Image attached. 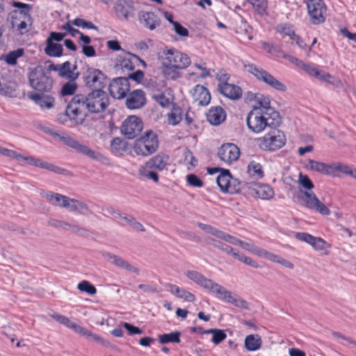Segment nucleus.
<instances>
[{"mask_svg": "<svg viewBox=\"0 0 356 356\" xmlns=\"http://www.w3.org/2000/svg\"><path fill=\"white\" fill-rule=\"evenodd\" d=\"M163 73L168 79L175 80L180 76V69L187 67L191 63L190 58L175 49H163L159 55Z\"/></svg>", "mask_w": 356, "mask_h": 356, "instance_id": "f257e3e1", "label": "nucleus"}, {"mask_svg": "<svg viewBox=\"0 0 356 356\" xmlns=\"http://www.w3.org/2000/svg\"><path fill=\"white\" fill-rule=\"evenodd\" d=\"M39 193L47 203L54 207L81 215H88L91 212L89 207L84 202L78 199L71 198L59 193L43 189L40 190Z\"/></svg>", "mask_w": 356, "mask_h": 356, "instance_id": "f03ea898", "label": "nucleus"}, {"mask_svg": "<svg viewBox=\"0 0 356 356\" xmlns=\"http://www.w3.org/2000/svg\"><path fill=\"white\" fill-rule=\"evenodd\" d=\"M246 123L252 132L259 134L267 127L277 125L279 123V117L264 113L260 109H252L246 117Z\"/></svg>", "mask_w": 356, "mask_h": 356, "instance_id": "7ed1b4c3", "label": "nucleus"}, {"mask_svg": "<svg viewBox=\"0 0 356 356\" xmlns=\"http://www.w3.org/2000/svg\"><path fill=\"white\" fill-rule=\"evenodd\" d=\"M13 6L18 10L12 13V28L20 35L26 33L32 25V19L29 14L31 6L22 2H14Z\"/></svg>", "mask_w": 356, "mask_h": 356, "instance_id": "20e7f679", "label": "nucleus"}, {"mask_svg": "<svg viewBox=\"0 0 356 356\" xmlns=\"http://www.w3.org/2000/svg\"><path fill=\"white\" fill-rule=\"evenodd\" d=\"M200 228L207 234L213 235L218 238L222 239L226 242L230 243L233 245H240L243 249L255 254L259 256L262 248H258L254 245L246 242H243L240 239L236 238V237L231 236L229 234H227L221 230H219L213 227H212L210 224H199Z\"/></svg>", "mask_w": 356, "mask_h": 356, "instance_id": "39448f33", "label": "nucleus"}, {"mask_svg": "<svg viewBox=\"0 0 356 356\" xmlns=\"http://www.w3.org/2000/svg\"><path fill=\"white\" fill-rule=\"evenodd\" d=\"M81 99L88 112L100 113L104 111L109 104L107 93L101 89L93 90L87 95L79 94Z\"/></svg>", "mask_w": 356, "mask_h": 356, "instance_id": "423d86ee", "label": "nucleus"}, {"mask_svg": "<svg viewBox=\"0 0 356 356\" xmlns=\"http://www.w3.org/2000/svg\"><path fill=\"white\" fill-rule=\"evenodd\" d=\"M28 78L30 86L38 92H49L52 88L53 79L40 65L31 70Z\"/></svg>", "mask_w": 356, "mask_h": 356, "instance_id": "0eeeda50", "label": "nucleus"}, {"mask_svg": "<svg viewBox=\"0 0 356 356\" xmlns=\"http://www.w3.org/2000/svg\"><path fill=\"white\" fill-rule=\"evenodd\" d=\"M243 67L259 81L264 82L270 88L280 92L286 90V86L261 67L249 62H243Z\"/></svg>", "mask_w": 356, "mask_h": 356, "instance_id": "6e6552de", "label": "nucleus"}, {"mask_svg": "<svg viewBox=\"0 0 356 356\" xmlns=\"http://www.w3.org/2000/svg\"><path fill=\"white\" fill-rule=\"evenodd\" d=\"M158 147L157 135L152 131H148L144 136L136 140L133 149L137 155L147 156L155 152Z\"/></svg>", "mask_w": 356, "mask_h": 356, "instance_id": "1a4fd4ad", "label": "nucleus"}, {"mask_svg": "<svg viewBox=\"0 0 356 356\" xmlns=\"http://www.w3.org/2000/svg\"><path fill=\"white\" fill-rule=\"evenodd\" d=\"M88 110L79 95H76L67 105L65 114L74 124H81L88 115Z\"/></svg>", "mask_w": 356, "mask_h": 356, "instance_id": "9d476101", "label": "nucleus"}, {"mask_svg": "<svg viewBox=\"0 0 356 356\" xmlns=\"http://www.w3.org/2000/svg\"><path fill=\"white\" fill-rule=\"evenodd\" d=\"M259 147L263 150L275 151L282 148L286 143V137L282 131L273 129L257 140Z\"/></svg>", "mask_w": 356, "mask_h": 356, "instance_id": "9b49d317", "label": "nucleus"}, {"mask_svg": "<svg viewBox=\"0 0 356 356\" xmlns=\"http://www.w3.org/2000/svg\"><path fill=\"white\" fill-rule=\"evenodd\" d=\"M205 241L208 244L221 250L222 252L227 254L232 255L234 259L245 264L248 266H250L254 268H257L259 267V264L256 261L252 259L250 257H246L243 253L239 252L238 251L234 250L230 245L223 242L217 241L210 237L207 238Z\"/></svg>", "mask_w": 356, "mask_h": 356, "instance_id": "f8f14e48", "label": "nucleus"}, {"mask_svg": "<svg viewBox=\"0 0 356 356\" xmlns=\"http://www.w3.org/2000/svg\"><path fill=\"white\" fill-rule=\"evenodd\" d=\"M207 289L215 293L219 299L231 303L236 307L242 309L248 308L247 301L238 298L236 294H233L230 291L227 290L224 286L214 282L213 280Z\"/></svg>", "mask_w": 356, "mask_h": 356, "instance_id": "ddd939ff", "label": "nucleus"}, {"mask_svg": "<svg viewBox=\"0 0 356 356\" xmlns=\"http://www.w3.org/2000/svg\"><path fill=\"white\" fill-rule=\"evenodd\" d=\"M340 165L341 163L330 164L313 159H309L307 161L305 168L310 171L323 175L339 177Z\"/></svg>", "mask_w": 356, "mask_h": 356, "instance_id": "4468645a", "label": "nucleus"}, {"mask_svg": "<svg viewBox=\"0 0 356 356\" xmlns=\"http://www.w3.org/2000/svg\"><path fill=\"white\" fill-rule=\"evenodd\" d=\"M300 199L302 204L310 209H313L323 216L330 214L329 209L321 202L314 193L300 190Z\"/></svg>", "mask_w": 356, "mask_h": 356, "instance_id": "2eb2a0df", "label": "nucleus"}, {"mask_svg": "<svg viewBox=\"0 0 356 356\" xmlns=\"http://www.w3.org/2000/svg\"><path fill=\"white\" fill-rule=\"evenodd\" d=\"M307 8L312 24H320L325 22L327 7L323 0H307Z\"/></svg>", "mask_w": 356, "mask_h": 356, "instance_id": "dca6fc26", "label": "nucleus"}, {"mask_svg": "<svg viewBox=\"0 0 356 356\" xmlns=\"http://www.w3.org/2000/svg\"><path fill=\"white\" fill-rule=\"evenodd\" d=\"M83 79L86 86L94 90H102L106 86V75L96 68H88L84 72Z\"/></svg>", "mask_w": 356, "mask_h": 356, "instance_id": "f3484780", "label": "nucleus"}, {"mask_svg": "<svg viewBox=\"0 0 356 356\" xmlns=\"http://www.w3.org/2000/svg\"><path fill=\"white\" fill-rule=\"evenodd\" d=\"M65 33L51 32L46 40L45 54L51 57H60L63 54V46L58 42L63 40Z\"/></svg>", "mask_w": 356, "mask_h": 356, "instance_id": "a211bd4d", "label": "nucleus"}, {"mask_svg": "<svg viewBox=\"0 0 356 356\" xmlns=\"http://www.w3.org/2000/svg\"><path fill=\"white\" fill-rule=\"evenodd\" d=\"M295 237L300 241L309 244L315 250L321 252L323 254H328L330 245L323 238L305 232H297Z\"/></svg>", "mask_w": 356, "mask_h": 356, "instance_id": "6ab92c4d", "label": "nucleus"}, {"mask_svg": "<svg viewBox=\"0 0 356 356\" xmlns=\"http://www.w3.org/2000/svg\"><path fill=\"white\" fill-rule=\"evenodd\" d=\"M143 129V122L136 116L128 117L123 122L121 131L129 139L137 136Z\"/></svg>", "mask_w": 356, "mask_h": 356, "instance_id": "aec40b11", "label": "nucleus"}, {"mask_svg": "<svg viewBox=\"0 0 356 356\" xmlns=\"http://www.w3.org/2000/svg\"><path fill=\"white\" fill-rule=\"evenodd\" d=\"M130 90L129 79L119 77L114 79L109 84L108 90L111 95L118 99H123Z\"/></svg>", "mask_w": 356, "mask_h": 356, "instance_id": "412c9836", "label": "nucleus"}, {"mask_svg": "<svg viewBox=\"0 0 356 356\" xmlns=\"http://www.w3.org/2000/svg\"><path fill=\"white\" fill-rule=\"evenodd\" d=\"M220 159L226 164L230 165L236 161L240 156L238 147L233 143L223 144L218 152Z\"/></svg>", "mask_w": 356, "mask_h": 356, "instance_id": "4be33fe9", "label": "nucleus"}, {"mask_svg": "<svg viewBox=\"0 0 356 356\" xmlns=\"http://www.w3.org/2000/svg\"><path fill=\"white\" fill-rule=\"evenodd\" d=\"M113 9L120 19L127 20L134 17V2L132 0H117Z\"/></svg>", "mask_w": 356, "mask_h": 356, "instance_id": "5701e85b", "label": "nucleus"}, {"mask_svg": "<svg viewBox=\"0 0 356 356\" xmlns=\"http://www.w3.org/2000/svg\"><path fill=\"white\" fill-rule=\"evenodd\" d=\"M76 68V67L72 65L69 61L63 64H51L49 66L50 70L58 72L59 76L72 81H75L79 76L78 73L74 72Z\"/></svg>", "mask_w": 356, "mask_h": 356, "instance_id": "b1692460", "label": "nucleus"}, {"mask_svg": "<svg viewBox=\"0 0 356 356\" xmlns=\"http://www.w3.org/2000/svg\"><path fill=\"white\" fill-rule=\"evenodd\" d=\"M27 97L42 109H51L54 106L55 99L52 95L36 92H29Z\"/></svg>", "mask_w": 356, "mask_h": 356, "instance_id": "393cba45", "label": "nucleus"}, {"mask_svg": "<svg viewBox=\"0 0 356 356\" xmlns=\"http://www.w3.org/2000/svg\"><path fill=\"white\" fill-rule=\"evenodd\" d=\"M27 165L38 167L40 168L46 169L49 171L53 172L59 175H68L69 172L64 168L57 166L53 163L44 161L40 159L33 157L32 156H29Z\"/></svg>", "mask_w": 356, "mask_h": 356, "instance_id": "a878e982", "label": "nucleus"}, {"mask_svg": "<svg viewBox=\"0 0 356 356\" xmlns=\"http://www.w3.org/2000/svg\"><path fill=\"white\" fill-rule=\"evenodd\" d=\"M145 102V92L141 90H135L128 95L126 106L129 109H138L142 108Z\"/></svg>", "mask_w": 356, "mask_h": 356, "instance_id": "bb28decb", "label": "nucleus"}, {"mask_svg": "<svg viewBox=\"0 0 356 356\" xmlns=\"http://www.w3.org/2000/svg\"><path fill=\"white\" fill-rule=\"evenodd\" d=\"M104 257L108 261L111 262L118 268L124 269L129 272L134 273L136 274L140 273V270L138 268L131 265L128 261H125L118 255L107 252L104 254Z\"/></svg>", "mask_w": 356, "mask_h": 356, "instance_id": "cd10ccee", "label": "nucleus"}, {"mask_svg": "<svg viewBox=\"0 0 356 356\" xmlns=\"http://www.w3.org/2000/svg\"><path fill=\"white\" fill-rule=\"evenodd\" d=\"M138 20L140 24L149 30L155 29L160 24L159 17L152 12L140 11L138 13Z\"/></svg>", "mask_w": 356, "mask_h": 356, "instance_id": "c85d7f7f", "label": "nucleus"}, {"mask_svg": "<svg viewBox=\"0 0 356 356\" xmlns=\"http://www.w3.org/2000/svg\"><path fill=\"white\" fill-rule=\"evenodd\" d=\"M194 102L200 106H207L211 100V95L209 90L204 86L197 85L192 93Z\"/></svg>", "mask_w": 356, "mask_h": 356, "instance_id": "c756f323", "label": "nucleus"}, {"mask_svg": "<svg viewBox=\"0 0 356 356\" xmlns=\"http://www.w3.org/2000/svg\"><path fill=\"white\" fill-rule=\"evenodd\" d=\"M70 329L73 330L74 332L79 334L80 335L85 337L90 341H96L99 343H101L104 346H106L108 344V343L104 339H103L101 337L95 334H93L88 329L81 326L79 324L75 323L74 322L72 323Z\"/></svg>", "mask_w": 356, "mask_h": 356, "instance_id": "7c9ffc66", "label": "nucleus"}, {"mask_svg": "<svg viewBox=\"0 0 356 356\" xmlns=\"http://www.w3.org/2000/svg\"><path fill=\"white\" fill-rule=\"evenodd\" d=\"M218 90L225 97L231 99H238L242 95L241 88L234 84H223Z\"/></svg>", "mask_w": 356, "mask_h": 356, "instance_id": "2f4dec72", "label": "nucleus"}, {"mask_svg": "<svg viewBox=\"0 0 356 356\" xmlns=\"http://www.w3.org/2000/svg\"><path fill=\"white\" fill-rule=\"evenodd\" d=\"M225 112L221 107L211 108L207 115V120L213 125H218L225 120Z\"/></svg>", "mask_w": 356, "mask_h": 356, "instance_id": "473e14b6", "label": "nucleus"}, {"mask_svg": "<svg viewBox=\"0 0 356 356\" xmlns=\"http://www.w3.org/2000/svg\"><path fill=\"white\" fill-rule=\"evenodd\" d=\"M186 276L195 282L196 284L207 289L212 280L207 278L202 273L196 270H188L186 273Z\"/></svg>", "mask_w": 356, "mask_h": 356, "instance_id": "72a5a7b5", "label": "nucleus"}, {"mask_svg": "<svg viewBox=\"0 0 356 356\" xmlns=\"http://www.w3.org/2000/svg\"><path fill=\"white\" fill-rule=\"evenodd\" d=\"M168 291L178 298L184 299L186 301L193 302L195 300V296L191 292L183 288H179L175 284H169Z\"/></svg>", "mask_w": 356, "mask_h": 356, "instance_id": "f704fd0d", "label": "nucleus"}, {"mask_svg": "<svg viewBox=\"0 0 356 356\" xmlns=\"http://www.w3.org/2000/svg\"><path fill=\"white\" fill-rule=\"evenodd\" d=\"M168 162V156L165 154H157L145 163L158 171L163 170Z\"/></svg>", "mask_w": 356, "mask_h": 356, "instance_id": "c9c22d12", "label": "nucleus"}, {"mask_svg": "<svg viewBox=\"0 0 356 356\" xmlns=\"http://www.w3.org/2000/svg\"><path fill=\"white\" fill-rule=\"evenodd\" d=\"M253 191L258 197L263 200H268L274 195L273 189L269 186L265 184H254Z\"/></svg>", "mask_w": 356, "mask_h": 356, "instance_id": "e433bc0d", "label": "nucleus"}, {"mask_svg": "<svg viewBox=\"0 0 356 356\" xmlns=\"http://www.w3.org/2000/svg\"><path fill=\"white\" fill-rule=\"evenodd\" d=\"M262 341L258 334L248 335L244 341L245 348L249 351H255L261 346Z\"/></svg>", "mask_w": 356, "mask_h": 356, "instance_id": "4c0bfd02", "label": "nucleus"}, {"mask_svg": "<svg viewBox=\"0 0 356 356\" xmlns=\"http://www.w3.org/2000/svg\"><path fill=\"white\" fill-rule=\"evenodd\" d=\"M258 104L259 106H254L252 109H260L264 113H270L273 116L279 117L278 113L275 111L270 106V101L268 97L260 95V97H258Z\"/></svg>", "mask_w": 356, "mask_h": 356, "instance_id": "58836bf2", "label": "nucleus"}, {"mask_svg": "<svg viewBox=\"0 0 356 356\" xmlns=\"http://www.w3.org/2000/svg\"><path fill=\"white\" fill-rule=\"evenodd\" d=\"M232 181V175L229 170H221L220 173L216 178V182L222 191H226L229 181Z\"/></svg>", "mask_w": 356, "mask_h": 356, "instance_id": "ea45409f", "label": "nucleus"}, {"mask_svg": "<svg viewBox=\"0 0 356 356\" xmlns=\"http://www.w3.org/2000/svg\"><path fill=\"white\" fill-rule=\"evenodd\" d=\"M156 171V170H154L151 166L145 163L139 168L138 172L141 177L148 179H152L156 183L159 181V176Z\"/></svg>", "mask_w": 356, "mask_h": 356, "instance_id": "a19ab883", "label": "nucleus"}, {"mask_svg": "<svg viewBox=\"0 0 356 356\" xmlns=\"http://www.w3.org/2000/svg\"><path fill=\"white\" fill-rule=\"evenodd\" d=\"M106 211L108 214L113 220L127 221L128 222H131L134 220V218L131 216L122 213L119 210H115L113 208H108Z\"/></svg>", "mask_w": 356, "mask_h": 356, "instance_id": "79ce46f5", "label": "nucleus"}, {"mask_svg": "<svg viewBox=\"0 0 356 356\" xmlns=\"http://www.w3.org/2000/svg\"><path fill=\"white\" fill-rule=\"evenodd\" d=\"M248 172L252 177L261 179L264 177V171L260 163L252 161L248 165Z\"/></svg>", "mask_w": 356, "mask_h": 356, "instance_id": "37998d69", "label": "nucleus"}, {"mask_svg": "<svg viewBox=\"0 0 356 356\" xmlns=\"http://www.w3.org/2000/svg\"><path fill=\"white\" fill-rule=\"evenodd\" d=\"M180 336L181 333L179 332H174L159 335V340L162 344L168 343H179Z\"/></svg>", "mask_w": 356, "mask_h": 356, "instance_id": "c03bdc74", "label": "nucleus"}, {"mask_svg": "<svg viewBox=\"0 0 356 356\" xmlns=\"http://www.w3.org/2000/svg\"><path fill=\"white\" fill-rule=\"evenodd\" d=\"M193 67L199 70L200 72H191L189 73L190 76L204 79L211 76V70L205 66V64L195 63Z\"/></svg>", "mask_w": 356, "mask_h": 356, "instance_id": "a18cd8bd", "label": "nucleus"}, {"mask_svg": "<svg viewBox=\"0 0 356 356\" xmlns=\"http://www.w3.org/2000/svg\"><path fill=\"white\" fill-rule=\"evenodd\" d=\"M298 183L300 187V191H309L314 187V185L309 177L306 175H302V173H300L298 175Z\"/></svg>", "mask_w": 356, "mask_h": 356, "instance_id": "49530a36", "label": "nucleus"}, {"mask_svg": "<svg viewBox=\"0 0 356 356\" xmlns=\"http://www.w3.org/2000/svg\"><path fill=\"white\" fill-rule=\"evenodd\" d=\"M182 120V112L179 108H173L168 114V122L171 125L178 124Z\"/></svg>", "mask_w": 356, "mask_h": 356, "instance_id": "de8ad7c7", "label": "nucleus"}, {"mask_svg": "<svg viewBox=\"0 0 356 356\" xmlns=\"http://www.w3.org/2000/svg\"><path fill=\"white\" fill-rule=\"evenodd\" d=\"M76 89L77 84L75 81L70 80L62 86L60 93L63 97L70 96L74 94Z\"/></svg>", "mask_w": 356, "mask_h": 356, "instance_id": "09e8293b", "label": "nucleus"}, {"mask_svg": "<svg viewBox=\"0 0 356 356\" xmlns=\"http://www.w3.org/2000/svg\"><path fill=\"white\" fill-rule=\"evenodd\" d=\"M24 54L23 49H17L15 51L9 52L5 56L4 60L9 65H15L17 60L22 57Z\"/></svg>", "mask_w": 356, "mask_h": 356, "instance_id": "8fccbe9b", "label": "nucleus"}, {"mask_svg": "<svg viewBox=\"0 0 356 356\" xmlns=\"http://www.w3.org/2000/svg\"><path fill=\"white\" fill-rule=\"evenodd\" d=\"M77 289L82 291L86 292L89 295H95L97 293V289L88 281L83 280L79 283Z\"/></svg>", "mask_w": 356, "mask_h": 356, "instance_id": "3c124183", "label": "nucleus"}, {"mask_svg": "<svg viewBox=\"0 0 356 356\" xmlns=\"http://www.w3.org/2000/svg\"><path fill=\"white\" fill-rule=\"evenodd\" d=\"M79 153L82 154L83 155H86V156H88L89 158L96 160V161H102L104 158L103 156L100 153L92 150L88 147H87L84 145H83Z\"/></svg>", "mask_w": 356, "mask_h": 356, "instance_id": "603ef678", "label": "nucleus"}, {"mask_svg": "<svg viewBox=\"0 0 356 356\" xmlns=\"http://www.w3.org/2000/svg\"><path fill=\"white\" fill-rule=\"evenodd\" d=\"M72 24L76 26L81 27L82 29H94L97 31L98 28L92 22L86 21L81 18H76L72 21Z\"/></svg>", "mask_w": 356, "mask_h": 356, "instance_id": "864d4df0", "label": "nucleus"}, {"mask_svg": "<svg viewBox=\"0 0 356 356\" xmlns=\"http://www.w3.org/2000/svg\"><path fill=\"white\" fill-rule=\"evenodd\" d=\"M152 97L159 104L163 107H167L171 103L170 99L162 92L158 91L155 92Z\"/></svg>", "mask_w": 356, "mask_h": 356, "instance_id": "5fc2aeb1", "label": "nucleus"}, {"mask_svg": "<svg viewBox=\"0 0 356 356\" xmlns=\"http://www.w3.org/2000/svg\"><path fill=\"white\" fill-rule=\"evenodd\" d=\"M277 31L284 35L289 36L291 39H295V37H296L293 29L288 24H280L277 26Z\"/></svg>", "mask_w": 356, "mask_h": 356, "instance_id": "6e6d98bb", "label": "nucleus"}, {"mask_svg": "<svg viewBox=\"0 0 356 356\" xmlns=\"http://www.w3.org/2000/svg\"><path fill=\"white\" fill-rule=\"evenodd\" d=\"M317 79L322 81H325L329 83L332 85L337 86L340 83V81L335 78H334L332 75L328 73L322 72L319 70V75H317Z\"/></svg>", "mask_w": 356, "mask_h": 356, "instance_id": "4d7b16f0", "label": "nucleus"}, {"mask_svg": "<svg viewBox=\"0 0 356 356\" xmlns=\"http://www.w3.org/2000/svg\"><path fill=\"white\" fill-rule=\"evenodd\" d=\"M341 173L348 175V176L351 177L352 178L356 179V168H355L352 166H350L348 165L341 163L340 169H339V175Z\"/></svg>", "mask_w": 356, "mask_h": 356, "instance_id": "13d9d810", "label": "nucleus"}, {"mask_svg": "<svg viewBox=\"0 0 356 356\" xmlns=\"http://www.w3.org/2000/svg\"><path fill=\"white\" fill-rule=\"evenodd\" d=\"M186 181L192 187L201 188L203 186L202 181L194 174L188 175L186 176Z\"/></svg>", "mask_w": 356, "mask_h": 356, "instance_id": "bf43d9fd", "label": "nucleus"}, {"mask_svg": "<svg viewBox=\"0 0 356 356\" xmlns=\"http://www.w3.org/2000/svg\"><path fill=\"white\" fill-rule=\"evenodd\" d=\"M50 316L57 322L65 325L68 328H70L73 323V321H70V318H68L67 317L57 313H54Z\"/></svg>", "mask_w": 356, "mask_h": 356, "instance_id": "052dcab7", "label": "nucleus"}, {"mask_svg": "<svg viewBox=\"0 0 356 356\" xmlns=\"http://www.w3.org/2000/svg\"><path fill=\"white\" fill-rule=\"evenodd\" d=\"M252 7L259 13L262 14L265 12L267 7L266 0H250Z\"/></svg>", "mask_w": 356, "mask_h": 356, "instance_id": "680f3d73", "label": "nucleus"}, {"mask_svg": "<svg viewBox=\"0 0 356 356\" xmlns=\"http://www.w3.org/2000/svg\"><path fill=\"white\" fill-rule=\"evenodd\" d=\"M301 69L305 71L309 75L316 78L317 75H319V70L315 67L313 65L307 64L303 62L300 66Z\"/></svg>", "mask_w": 356, "mask_h": 356, "instance_id": "e2e57ef3", "label": "nucleus"}, {"mask_svg": "<svg viewBox=\"0 0 356 356\" xmlns=\"http://www.w3.org/2000/svg\"><path fill=\"white\" fill-rule=\"evenodd\" d=\"M65 225L68 227L66 228L67 229H70L79 236H87L88 235V232L86 229L79 227L76 224H65Z\"/></svg>", "mask_w": 356, "mask_h": 356, "instance_id": "0e129e2a", "label": "nucleus"}, {"mask_svg": "<svg viewBox=\"0 0 356 356\" xmlns=\"http://www.w3.org/2000/svg\"><path fill=\"white\" fill-rule=\"evenodd\" d=\"M173 31L180 37L186 38L188 36V31L186 28L184 27L180 23L178 22L177 23H174L172 26Z\"/></svg>", "mask_w": 356, "mask_h": 356, "instance_id": "69168bd1", "label": "nucleus"}, {"mask_svg": "<svg viewBox=\"0 0 356 356\" xmlns=\"http://www.w3.org/2000/svg\"><path fill=\"white\" fill-rule=\"evenodd\" d=\"M241 189L240 182L238 179H234L232 177V181H229L227 190L225 192L229 193H238Z\"/></svg>", "mask_w": 356, "mask_h": 356, "instance_id": "338daca9", "label": "nucleus"}, {"mask_svg": "<svg viewBox=\"0 0 356 356\" xmlns=\"http://www.w3.org/2000/svg\"><path fill=\"white\" fill-rule=\"evenodd\" d=\"M227 337L226 334L222 330L217 329L212 337V342L215 344H218L224 341Z\"/></svg>", "mask_w": 356, "mask_h": 356, "instance_id": "774afa93", "label": "nucleus"}]
</instances>
